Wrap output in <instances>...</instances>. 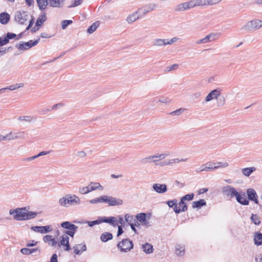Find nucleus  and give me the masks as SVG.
Here are the masks:
<instances>
[{"label":"nucleus","instance_id":"1","mask_svg":"<svg viewBox=\"0 0 262 262\" xmlns=\"http://www.w3.org/2000/svg\"><path fill=\"white\" fill-rule=\"evenodd\" d=\"M10 215H13L16 221H26L35 218L37 213L33 211H28L26 208H18L16 209H11L9 211Z\"/></svg>","mask_w":262,"mask_h":262},{"label":"nucleus","instance_id":"2","mask_svg":"<svg viewBox=\"0 0 262 262\" xmlns=\"http://www.w3.org/2000/svg\"><path fill=\"white\" fill-rule=\"evenodd\" d=\"M81 203V201L78 196L75 194L66 195L64 197L60 198L59 200V205L64 207H68L70 206L78 205Z\"/></svg>","mask_w":262,"mask_h":262},{"label":"nucleus","instance_id":"3","mask_svg":"<svg viewBox=\"0 0 262 262\" xmlns=\"http://www.w3.org/2000/svg\"><path fill=\"white\" fill-rule=\"evenodd\" d=\"M103 189V186H102L99 183L91 182L88 186L79 188V192L81 194H85L94 190H102Z\"/></svg>","mask_w":262,"mask_h":262},{"label":"nucleus","instance_id":"4","mask_svg":"<svg viewBox=\"0 0 262 262\" xmlns=\"http://www.w3.org/2000/svg\"><path fill=\"white\" fill-rule=\"evenodd\" d=\"M61 227L67 229V230L64 231V233L72 237H74L75 232L78 229V227L76 225L72 224L71 222L68 221L62 222L61 224Z\"/></svg>","mask_w":262,"mask_h":262},{"label":"nucleus","instance_id":"5","mask_svg":"<svg viewBox=\"0 0 262 262\" xmlns=\"http://www.w3.org/2000/svg\"><path fill=\"white\" fill-rule=\"evenodd\" d=\"M261 27L262 20L256 19L248 21L245 25L242 27V29L249 31L252 29H258Z\"/></svg>","mask_w":262,"mask_h":262},{"label":"nucleus","instance_id":"6","mask_svg":"<svg viewBox=\"0 0 262 262\" xmlns=\"http://www.w3.org/2000/svg\"><path fill=\"white\" fill-rule=\"evenodd\" d=\"M169 155L167 154H156L144 158L142 162L144 163L153 162L156 163L157 162L164 159Z\"/></svg>","mask_w":262,"mask_h":262},{"label":"nucleus","instance_id":"7","mask_svg":"<svg viewBox=\"0 0 262 262\" xmlns=\"http://www.w3.org/2000/svg\"><path fill=\"white\" fill-rule=\"evenodd\" d=\"M133 243L128 239H123L121 242H119L117 247L121 252H127L129 251L133 248Z\"/></svg>","mask_w":262,"mask_h":262},{"label":"nucleus","instance_id":"8","mask_svg":"<svg viewBox=\"0 0 262 262\" xmlns=\"http://www.w3.org/2000/svg\"><path fill=\"white\" fill-rule=\"evenodd\" d=\"M39 40V39L34 41L31 40L28 42L21 41L18 44H16L15 47L19 50L25 51L35 46L38 43Z\"/></svg>","mask_w":262,"mask_h":262},{"label":"nucleus","instance_id":"9","mask_svg":"<svg viewBox=\"0 0 262 262\" xmlns=\"http://www.w3.org/2000/svg\"><path fill=\"white\" fill-rule=\"evenodd\" d=\"M222 192L224 195L229 198L235 196L238 193L235 188L228 185L224 186L222 188Z\"/></svg>","mask_w":262,"mask_h":262},{"label":"nucleus","instance_id":"10","mask_svg":"<svg viewBox=\"0 0 262 262\" xmlns=\"http://www.w3.org/2000/svg\"><path fill=\"white\" fill-rule=\"evenodd\" d=\"M29 18V16L28 13L25 11L22 12L18 11L15 16V20L21 25L25 24Z\"/></svg>","mask_w":262,"mask_h":262},{"label":"nucleus","instance_id":"11","mask_svg":"<svg viewBox=\"0 0 262 262\" xmlns=\"http://www.w3.org/2000/svg\"><path fill=\"white\" fill-rule=\"evenodd\" d=\"M104 202L108 204L110 206H119L121 205L123 203V201L116 198L104 195Z\"/></svg>","mask_w":262,"mask_h":262},{"label":"nucleus","instance_id":"12","mask_svg":"<svg viewBox=\"0 0 262 262\" xmlns=\"http://www.w3.org/2000/svg\"><path fill=\"white\" fill-rule=\"evenodd\" d=\"M221 94V90L219 88L211 91L207 95L205 98V101L206 102L210 101L213 99H217Z\"/></svg>","mask_w":262,"mask_h":262},{"label":"nucleus","instance_id":"13","mask_svg":"<svg viewBox=\"0 0 262 262\" xmlns=\"http://www.w3.org/2000/svg\"><path fill=\"white\" fill-rule=\"evenodd\" d=\"M31 229L36 232L40 233L42 234L47 233L52 230V226L47 225L45 226H32Z\"/></svg>","mask_w":262,"mask_h":262},{"label":"nucleus","instance_id":"14","mask_svg":"<svg viewBox=\"0 0 262 262\" xmlns=\"http://www.w3.org/2000/svg\"><path fill=\"white\" fill-rule=\"evenodd\" d=\"M67 234H63L61 236V240L58 244V247H60L61 246L65 247V251H69L71 249L69 244V237Z\"/></svg>","mask_w":262,"mask_h":262},{"label":"nucleus","instance_id":"15","mask_svg":"<svg viewBox=\"0 0 262 262\" xmlns=\"http://www.w3.org/2000/svg\"><path fill=\"white\" fill-rule=\"evenodd\" d=\"M152 188L158 193H164L167 191V186L165 184H154L152 185Z\"/></svg>","mask_w":262,"mask_h":262},{"label":"nucleus","instance_id":"16","mask_svg":"<svg viewBox=\"0 0 262 262\" xmlns=\"http://www.w3.org/2000/svg\"><path fill=\"white\" fill-rule=\"evenodd\" d=\"M212 162H209L201 165L196 169L197 172L213 171Z\"/></svg>","mask_w":262,"mask_h":262},{"label":"nucleus","instance_id":"17","mask_svg":"<svg viewBox=\"0 0 262 262\" xmlns=\"http://www.w3.org/2000/svg\"><path fill=\"white\" fill-rule=\"evenodd\" d=\"M173 209L175 213H179L181 211L184 212L186 211L187 210V206L185 202L181 199L179 206H175Z\"/></svg>","mask_w":262,"mask_h":262},{"label":"nucleus","instance_id":"18","mask_svg":"<svg viewBox=\"0 0 262 262\" xmlns=\"http://www.w3.org/2000/svg\"><path fill=\"white\" fill-rule=\"evenodd\" d=\"M247 194L249 200L254 201L256 204L258 203L257 195L256 194V191L253 189H248L247 190Z\"/></svg>","mask_w":262,"mask_h":262},{"label":"nucleus","instance_id":"19","mask_svg":"<svg viewBox=\"0 0 262 262\" xmlns=\"http://www.w3.org/2000/svg\"><path fill=\"white\" fill-rule=\"evenodd\" d=\"M236 200L237 202L243 205H248L249 204V201L246 198L245 192L242 193H237V194L235 196Z\"/></svg>","mask_w":262,"mask_h":262},{"label":"nucleus","instance_id":"20","mask_svg":"<svg viewBox=\"0 0 262 262\" xmlns=\"http://www.w3.org/2000/svg\"><path fill=\"white\" fill-rule=\"evenodd\" d=\"M48 5L53 8H60L63 7L65 0H47Z\"/></svg>","mask_w":262,"mask_h":262},{"label":"nucleus","instance_id":"21","mask_svg":"<svg viewBox=\"0 0 262 262\" xmlns=\"http://www.w3.org/2000/svg\"><path fill=\"white\" fill-rule=\"evenodd\" d=\"M101 222L102 223H109L111 225L113 226H118V220L117 218L115 217L110 216V217H101Z\"/></svg>","mask_w":262,"mask_h":262},{"label":"nucleus","instance_id":"22","mask_svg":"<svg viewBox=\"0 0 262 262\" xmlns=\"http://www.w3.org/2000/svg\"><path fill=\"white\" fill-rule=\"evenodd\" d=\"M74 252L76 254H80L86 251V247L84 244H77L73 247Z\"/></svg>","mask_w":262,"mask_h":262},{"label":"nucleus","instance_id":"23","mask_svg":"<svg viewBox=\"0 0 262 262\" xmlns=\"http://www.w3.org/2000/svg\"><path fill=\"white\" fill-rule=\"evenodd\" d=\"M137 221H139L142 225L148 226V222L146 220V214L145 213H140L136 215Z\"/></svg>","mask_w":262,"mask_h":262},{"label":"nucleus","instance_id":"24","mask_svg":"<svg viewBox=\"0 0 262 262\" xmlns=\"http://www.w3.org/2000/svg\"><path fill=\"white\" fill-rule=\"evenodd\" d=\"M10 18V16L7 12H3L0 14V23L2 24H7L9 22Z\"/></svg>","mask_w":262,"mask_h":262},{"label":"nucleus","instance_id":"25","mask_svg":"<svg viewBox=\"0 0 262 262\" xmlns=\"http://www.w3.org/2000/svg\"><path fill=\"white\" fill-rule=\"evenodd\" d=\"M43 241L46 243H48L49 245L52 246H55L57 244V242L55 241L53 236L50 235H47L43 238Z\"/></svg>","mask_w":262,"mask_h":262},{"label":"nucleus","instance_id":"26","mask_svg":"<svg viewBox=\"0 0 262 262\" xmlns=\"http://www.w3.org/2000/svg\"><path fill=\"white\" fill-rule=\"evenodd\" d=\"M152 45L155 47H162L167 45V39H155L153 40Z\"/></svg>","mask_w":262,"mask_h":262},{"label":"nucleus","instance_id":"27","mask_svg":"<svg viewBox=\"0 0 262 262\" xmlns=\"http://www.w3.org/2000/svg\"><path fill=\"white\" fill-rule=\"evenodd\" d=\"M213 170L220 168H225L228 166V163L226 162H218L216 163L212 162Z\"/></svg>","mask_w":262,"mask_h":262},{"label":"nucleus","instance_id":"28","mask_svg":"<svg viewBox=\"0 0 262 262\" xmlns=\"http://www.w3.org/2000/svg\"><path fill=\"white\" fill-rule=\"evenodd\" d=\"M206 205V202L205 200L201 199L198 201H194L192 204V207L193 208H200L203 206Z\"/></svg>","mask_w":262,"mask_h":262},{"label":"nucleus","instance_id":"29","mask_svg":"<svg viewBox=\"0 0 262 262\" xmlns=\"http://www.w3.org/2000/svg\"><path fill=\"white\" fill-rule=\"evenodd\" d=\"M38 7L40 10H45L48 5L47 0H36Z\"/></svg>","mask_w":262,"mask_h":262},{"label":"nucleus","instance_id":"30","mask_svg":"<svg viewBox=\"0 0 262 262\" xmlns=\"http://www.w3.org/2000/svg\"><path fill=\"white\" fill-rule=\"evenodd\" d=\"M217 35L214 33H211L206 35L204 38H203L204 43L214 41L216 39V36Z\"/></svg>","mask_w":262,"mask_h":262},{"label":"nucleus","instance_id":"31","mask_svg":"<svg viewBox=\"0 0 262 262\" xmlns=\"http://www.w3.org/2000/svg\"><path fill=\"white\" fill-rule=\"evenodd\" d=\"M47 20V17L45 13H43L40 15V16L37 19L35 23L36 26H40L43 24Z\"/></svg>","mask_w":262,"mask_h":262},{"label":"nucleus","instance_id":"32","mask_svg":"<svg viewBox=\"0 0 262 262\" xmlns=\"http://www.w3.org/2000/svg\"><path fill=\"white\" fill-rule=\"evenodd\" d=\"M113 235L109 232H104L101 235L100 239L103 242H106L108 240L112 239Z\"/></svg>","mask_w":262,"mask_h":262},{"label":"nucleus","instance_id":"33","mask_svg":"<svg viewBox=\"0 0 262 262\" xmlns=\"http://www.w3.org/2000/svg\"><path fill=\"white\" fill-rule=\"evenodd\" d=\"M139 18L137 12L133 13L132 14L129 15L126 18V21L128 23H132L136 21Z\"/></svg>","mask_w":262,"mask_h":262},{"label":"nucleus","instance_id":"34","mask_svg":"<svg viewBox=\"0 0 262 262\" xmlns=\"http://www.w3.org/2000/svg\"><path fill=\"white\" fill-rule=\"evenodd\" d=\"M142 249L146 253L149 254L152 252V246L148 243L142 245Z\"/></svg>","mask_w":262,"mask_h":262},{"label":"nucleus","instance_id":"35","mask_svg":"<svg viewBox=\"0 0 262 262\" xmlns=\"http://www.w3.org/2000/svg\"><path fill=\"white\" fill-rule=\"evenodd\" d=\"M155 8V5L154 4H149L148 6H145L144 8H140L139 9L138 11L141 12L143 11V13L144 14H145L146 13L148 12L149 11L154 10Z\"/></svg>","mask_w":262,"mask_h":262},{"label":"nucleus","instance_id":"36","mask_svg":"<svg viewBox=\"0 0 262 262\" xmlns=\"http://www.w3.org/2000/svg\"><path fill=\"white\" fill-rule=\"evenodd\" d=\"M187 9H189V6L188 3L185 2L178 5L175 10L177 11H183Z\"/></svg>","mask_w":262,"mask_h":262},{"label":"nucleus","instance_id":"37","mask_svg":"<svg viewBox=\"0 0 262 262\" xmlns=\"http://www.w3.org/2000/svg\"><path fill=\"white\" fill-rule=\"evenodd\" d=\"M4 140H12L16 139L18 138L17 133L10 132L7 134L6 136H4Z\"/></svg>","mask_w":262,"mask_h":262},{"label":"nucleus","instance_id":"38","mask_svg":"<svg viewBox=\"0 0 262 262\" xmlns=\"http://www.w3.org/2000/svg\"><path fill=\"white\" fill-rule=\"evenodd\" d=\"M178 161H179L178 158H175L161 162L159 165L161 166L165 165H171L173 164L178 163Z\"/></svg>","mask_w":262,"mask_h":262},{"label":"nucleus","instance_id":"39","mask_svg":"<svg viewBox=\"0 0 262 262\" xmlns=\"http://www.w3.org/2000/svg\"><path fill=\"white\" fill-rule=\"evenodd\" d=\"M104 195H102L100 197L90 200V203L92 204H98L104 202Z\"/></svg>","mask_w":262,"mask_h":262},{"label":"nucleus","instance_id":"40","mask_svg":"<svg viewBox=\"0 0 262 262\" xmlns=\"http://www.w3.org/2000/svg\"><path fill=\"white\" fill-rule=\"evenodd\" d=\"M125 220L126 222H127L129 225L133 224L134 223H138V221L134 219V216L131 215L129 214H126L125 215Z\"/></svg>","mask_w":262,"mask_h":262},{"label":"nucleus","instance_id":"41","mask_svg":"<svg viewBox=\"0 0 262 262\" xmlns=\"http://www.w3.org/2000/svg\"><path fill=\"white\" fill-rule=\"evenodd\" d=\"M255 244L259 246L262 244V234L257 233L254 237Z\"/></svg>","mask_w":262,"mask_h":262},{"label":"nucleus","instance_id":"42","mask_svg":"<svg viewBox=\"0 0 262 262\" xmlns=\"http://www.w3.org/2000/svg\"><path fill=\"white\" fill-rule=\"evenodd\" d=\"M99 26V23L98 22H95L93 23L90 27H89L87 30L88 33L89 34L93 33L94 31H95Z\"/></svg>","mask_w":262,"mask_h":262},{"label":"nucleus","instance_id":"43","mask_svg":"<svg viewBox=\"0 0 262 262\" xmlns=\"http://www.w3.org/2000/svg\"><path fill=\"white\" fill-rule=\"evenodd\" d=\"M35 118H34L32 116H21L18 118V120L19 121H24L26 122H32L35 120Z\"/></svg>","mask_w":262,"mask_h":262},{"label":"nucleus","instance_id":"44","mask_svg":"<svg viewBox=\"0 0 262 262\" xmlns=\"http://www.w3.org/2000/svg\"><path fill=\"white\" fill-rule=\"evenodd\" d=\"M24 86V84L23 83H16L15 84H13V85H11L8 87H6V88H5L4 89H6V90H10V91H13V90H15L16 89H17L19 88H21V87H23Z\"/></svg>","mask_w":262,"mask_h":262},{"label":"nucleus","instance_id":"45","mask_svg":"<svg viewBox=\"0 0 262 262\" xmlns=\"http://www.w3.org/2000/svg\"><path fill=\"white\" fill-rule=\"evenodd\" d=\"M254 169L255 168L254 167L245 168L243 169L242 172L244 175L248 177L251 174Z\"/></svg>","mask_w":262,"mask_h":262},{"label":"nucleus","instance_id":"46","mask_svg":"<svg viewBox=\"0 0 262 262\" xmlns=\"http://www.w3.org/2000/svg\"><path fill=\"white\" fill-rule=\"evenodd\" d=\"M251 220L255 225H258L260 223L259 217L257 214H252Z\"/></svg>","mask_w":262,"mask_h":262},{"label":"nucleus","instance_id":"47","mask_svg":"<svg viewBox=\"0 0 262 262\" xmlns=\"http://www.w3.org/2000/svg\"><path fill=\"white\" fill-rule=\"evenodd\" d=\"M83 0H72L71 5L68 6L69 8H74L81 5Z\"/></svg>","mask_w":262,"mask_h":262},{"label":"nucleus","instance_id":"48","mask_svg":"<svg viewBox=\"0 0 262 262\" xmlns=\"http://www.w3.org/2000/svg\"><path fill=\"white\" fill-rule=\"evenodd\" d=\"M185 248L184 246H178L176 248V253L177 255H182L184 254Z\"/></svg>","mask_w":262,"mask_h":262},{"label":"nucleus","instance_id":"49","mask_svg":"<svg viewBox=\"0 0 262 262\" xmlns=\"http://www.w3.org/2000/svg\"><path fill=\"white\" fill-rule=\"evenodd\" d=\"M73 23L72 20H64L61 22V27L62 29H65L67 26L72 24Z\"/></svg>","mask_w":262,"mask_h":262},{"label":"nucleus","instance_id":"50","mask_svg":"<svg viewBox=\"0 0 262 262\" xmlns=\"http://www.w3.org/2000/svg\"><path fill=\"white\" fill-rule=\"evenodd\" d=\"M193 197H194V194H193V193H191L190 194H186L185 195L183 196L181 198V199H182V200H183L184 201H191V200H193Z\"/></svg>","mask_w":262,"mask_h":262},{"label":"nucleus","instance_id":"51","mask_svg":"<svg viewBox=\"0 0 262 262\" xmlns=\"http://www.w3.org/2000/svg\"><path fill=\"white\" fill-rule=\"evenodd\" d=\"M177 200L176 199H173L172 200H170L166 202V204L170 208H174L175 206H177Z\"/></svg>","mask_w":262,"mask_h":262},{"label":"nucleus","instance_id":"52","mask_svg":"<svg viewBox=\"0 0 262 262\" xmlns=\"http://www.w3.org/2000/svg\"><path fill=\"white\" fill-rule=\"evenodd\" d=\"M89 224V226L90 227H92L95 225H98L100 224L101 222V219L100 218L99 220H95L93 221H88L86 222Z\"/></svg>","mask_w":262,"mask_h":262},{"label":"nucleus","instance_id":"53","mask_svg":"<svg viewBox=\"0 0 262 262\" xmlns=\"http://www.w3.org/2000/svg\"><path fill=\"white\" fill-rule=\"evenodd\" d=\"M16 37V35L13 33H8L6 35V36L5 37L6 39H7V41L8 42L9 41L10 39H12Z\"/></svg>","mask_w":262,"mask_h":262},{"label":"nucleus","instance_id":"54","mask_svg":"<svg viewBox=\"0 0 262 262\" xmlns=\"http://www.w3.org/2000/svg\"><path fill=\"white\" fill-rule=\"evenodd\" d=\"M196 4L198 6H204L209 5L208 0H196Z\"/></svg>","mask_w":262,"mask_h":262},{"label":"nucleus","instance_id":"55","mask_svg":"<svg viewBox=\"0 0 262 262\" xmlns=\"http://www.w3.org/2000/svg\"><path fill=\"white\" fill-rule=\"evenodd\" d=\"M183 112V109L179 108L174 111H173L169 113L170 115L175 116V115H179Z\"/></svg>","mask_w":262,"mask_h":262},{"label":"nucleus","instance_id":"56","mask_svg":"<svg viewBox=\"0 0 262 262\" xmlns=\"http://www.w3.org/2000/svg\"><path fill=\"white\" fill-rule=\"evenodd\" d=\"M187 3L189 6V9L192 8L196 6H198V5L196 4V0L190 1Z\"/></svg>","mask_w":262,"mask_h":262},{"label":"nucleus","instance_id":"57","mask_svg":"<svg viewBox=\"0 0 262 262\" xmlns=\"http://www.w3.org/2000/svg\"><path fill=\"white\" fill-rule=\"evenodd\" d=\"M187 3L189 6V9L192 8L196 6H198V5L196 4V0L190 1Z\"/></svg>","mask_w":262,"mask_h":262},{"label":"nucleus","instance_id":"58","mask_svg":"<svg viewBox=\"0 0 262 262\" xmlns=\"http://www.w3.org/2000/svg\"><path fill=\"white\" fill-rule=\"evenodd\" d=\"M20 252L23 254H25V255L31 254L30 250L29 248H22L20 250Z\"/></svg>","mask_w":262,"mask_h":262},{"label":"nucleus","instance_id":"59","mask_svg":"<svg viewBox=\"0 0 262 262\" xmlns=\"http://www.w3.org/2000/svg\"><path fill=\"white\" fill-rule=\"evenodd\" d=\"M179 66L178 64H173L172 66H169L167 67V71L169 72L172 70H176L178 69Z\"/></svg>","mask_w":262,"mask_h":262},{"label":"nucleus","instance_id":"60","mask_svg":"<svg viewBox=\"0 0 262 262\" xmlns=\"http://www.w3.org/2000/svg\"><path fill=\"white\" fill-rule=\"evenodd\" d=\"M63 106H64L63 103H57V104L53 105L52 106V110H57L59 107H62Z\"/></svg>","mask_w":262,"mask_h":262},{"label":"nucleus","instance_id":"61","mask_svg":"<svg viewBox=\"0 0 262 262\" xmlns=\"http://www.w3.org/2000/svg\"><path fill=\"white\" fill-rule=\"evenodd\" d=\"M37 244V242L35 241H31L27 243L26 246L28 247L35 246Z\"/></svg>","mask_w":262,"mask_h":262},{"label":"nucleus","instance_id":"62","mask_svg":"<svg viewBox=\"0 0 262 262\" xmlns=\"http://www.w3.org/2000/svg\"><path fill=\"white\" fill-rule=\"evenodd\" d=\"M179 38L178 37H173L170 40L167 39V45H171L173 42H175L178 40Z\"/></svg>","mask_w":262,"mask_h":262},{"label":"nucleus","instance_id":"63","mask_svg":"<svg viewBox=\"0 0 262 262\" xmlns=\"http://www.w3.org/2000/svg\"><path fill=\"white\" fill-rule=\"evenodd\" d=\"M50 262H58L57 256L56 254H53L51 258Z\"/></svg>","mask_w":262,"mask_h":262},{"label":"nucleus","instance_id":"64","mask_svg":"<svg viewBox=\"0 0 262 262\" xmlns=\"http://www.w3.org/2000/svg\"><path fill=\"white\" fill-rule=\"evenodd\" d=\"M255 261L256 262H262V256L261 254L257 255L255 256Z\"/></svg>","mask_w":262,"mask_h":262}]
</instances>
